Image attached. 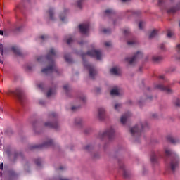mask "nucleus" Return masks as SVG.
<instances>
[{
    "instance_id": "nucleus-1",
    "label": "nucleus",
    "mask_w": 180,
    "mask_h": 180,
    "mask_svg": "<svg viewBox=\"0 0 180 180\" xmlns=\"http://www.w3.org/2000/svg\"><path fill=\"white\" fill-rule=\"evenodd\" d=\"M86 56H89V57H94L95 58H96L97 60H101L102 53L99 50L93 49V50L88 51L86 53H82V58H83L84 67L89 70V77L92 79H94L95 77L97 75V71L92 65L89 64L85 60Z\"/></svg>"
},
{
    "instance_id": "nucleus-2",
    "label": "nucleus",
    "mask_w": 180,
    "mask_h": 180,
    "mask_svg": "<svg viewBox=\"0 0 180 180\" xmlns=\"http://www.w3.org/2000/svg\"><path fill=\"white\" fill-rule=\"evenodd\" d=\"M55 57H56V52L53 48H51L46 56V60L50 62L51 64L46 68L41 70L42 73L46 75H50L54 72L58 73V69L53 62V58H55Z\"/></svg>"
},
{
    "instance_id": "nucleus-3",
    "label": "nucleus",
    "mask_w": 180,
    "mask_h": 180,
    "mask_svg": "<svg viewBox=\"0 0 180 180\" xmlns=\"http://www.w3.org/2000/svg\"><path fill=\"white\" fill-rule=\"evenodd\" d=\"M165 152L167 156L172 157L169 168L172 170V172H174L176 170V169L179 167V157L175 153H172L170 149H165Z\"/></svg>"
},
{
    "instance_id": "nucleus-4",
    "label": "nucleus",
    "mask_w": 180,
    "mask_h": 180,
    "mask_svg": "<svg viewBox=\"0 0 180 180\" xmlns=\"http://www.w3.org/2000/svg\"><path fill=\"white\" fill-rule=\"evenodd\" d=\"M149 129L148 124L146 122L139 123V124L136 125L135 127L131 128L130 133L132 136H140L141 132L143 131L148 130Z\"/></svg>"
},
{
    "instance_id": "nucleus-5",
    "label": "nucleus",
    "mask_w": 180,
    "mask_h": 180,
    "mask_svg": "<svg viewBox=\"0 0 180 180\" xmlns=\"http://www.w3.org/2000/svg\"><path fill=\"white\" fill-rule=\"evenodd\" d=\"M49 119L52 120L53 122H47L44 123V127L50 128V129H53L56 130H58L59 128V125L56 121L57 119V115L55 112H51L49 115Z\"/></svg>"
},
{
    "instance_id": "nucleus-6",
    "label": "nucleus",
    "mask_w": 180,
    "mask_h": 180,
    "mask_svg": "<svg viewBox=\"0 0 180 180\" xmlns=\"http://www.w3.org/2000/svg\"><path fill=\"white\" fill-rule=\"evenodd\" d=\"M53 146V141L51 139H48L46 141H45L42 144H30L28 146V149L30 150H33L34 149H44V148H48L49 147H51Z\"/></svg>"
},
{
    "instance_id": "nucleus-7",
    "label": "nucleus",
    "mask_w": 180,
    "mask_h": 180,
    "mask_svg": "<svg viewBox=\"0 0 180 180\" xmlns=\"http://www.w3.org/2000/svg\"><path fill=\"white\" fill-rule=\"evenodd\" d=\"M98 137L100 139L108 138L109 140H112L115 137V129L111 127L103 132H99Z\"/></svg>"
},
{
    "instance_id": "nucleus-8",
    "label": "nucleus",
    "mask_w": 180,
    "mask_h": 180,
    "mask_svg": "<svg viewBox=\"0 0 180 180\" xmlns=\"http://www.w3.org/2000/svg\"><path fill=\"white\" fill-rule=\"evenodd\" d=\"M8 95H13L15 96L16 98L18 99L21 103H22L25 99L24 94L21 89H15V91H10L8 92Z\"/></svg>"
},
{
    "instance_id": "nucleus-9",
    "label": "nucleus",
    "mask_w": 180,
    "mask_h": 180,
    "mask_svg": "<svg viewBox=\"0 0 180 180\" xmlns=\"http://www.w3.org/2000/svg\"><path fill=\"white\" fill-rule=\"evenodd\" d=\"M143 53L141 51H138L132 58H126L125 60L129 65H133L136 63V62L139 60V58H142Z\"/></svg>"
},
{
    "instance_id": "nucleus-10",
    "label": "nucleus",
    "mask_w": 180,
    "mask_h": 180,
    "mask_svg": "<svg viewBox=\"0 0 180 180\" xmlns=\"http://www.w3.org/2000/svg\"><path fill=\"white\" fill-rule=\"evenodd\" d=\"M155 89H159L161 91H165L167 94H172V90H171L170 87H169V86H165V84H156L155 86Z\"/></svg>"
},
{
    "instance_id": "nucleus-11",
    "label": "nucleus",
    "mask_w": 180,
    "mask_h": 180,
    "mask_svg": "<svg viewBox=\"0 0 180 180\" xmlns=\"http://www.w3.org/2000/svg\"><path fill=\"white\" fill-rule=\"evenodd\" d=\"M79 30H80V32H82V34H86L89 30V22L80 24V25H79Z\"/></svg>"
},
{
    "instance_id": "nucleus-12",
    "label": "nucleus",
    "mask_w": 180,
    "mask_h": 180,
    "mask_svg": "<svg viewBox=\"0 0 180 180\" xmlns=\"http://www.w3.org/2000/svg\"><path fill=\"white\" fill-rule=\"evenodd\" d=\"M120 169L123 172V176L125 179H128L130 177V174L125 169L124 165L123 163H119Z\"/></svg>"
},
{
    "instance_id": "nucleus-13",
    "label": "nucleus",
    "mask_w": 180,
    "mask_h": 180,
    "mask_svg": "<svg viewBox=\"0 0 180 180\" xmlns=\"http://www.w3.org/2000/svg\"><path fill=\"white\" fill-rule=\"evenodd\" d=\"M167 139L169 142L174 145H176L180 143V140L179 139V138H174L171 135L167 136Z\"/></svg>"
},
{
    "instance_id": "nucleus-14",
    "label": "nucleus",
    "mask_w": 180,
    "mask_h": 180,
    "mask_svg": "<svg viewBox=\"0 0 180 180\" xmlns=\"http://www.w3.org/2000/svg\"><path fill=\"white\" fill-rule=\"evenodd\" d=\"M98 116L100 120H103L105 117V110L103 108H100L98 110Z\"/></svg>"
},
{
    "instance_id": "nucleus-15",
    "label": "nucleus",
    "mask_w": 180,
    "mask_h": 180,
    "mask_svg": "<svg viewBox=\"0 0 180 180\" xmlns=\"http://www.w3.org/2000/svg\"><path fill=\"white\" fill-rule=\"evenodd\" d=\"M131 115L130 112H128L124 114L120 119L121 124L124 125L126 124L127 120H128L129 117Z\"/></svg>"
},
{
    "instance_id": "nucleus-16",
    "label": "nucleus",
    "mask_w": 180,
    "mask_h": 180,
    "mask_svg": "<svg viewBox=\"0 0 180 180\" xmlns=\"http://www.w3.org/2000/svg\"><path fill=\"white\" fill-rule=\"evenodd\" d=\"M179 10H180V2L178 3L175 7H172L169 9H168L167 13L169 14L170 13L174 14Z\"/></svg>"
},
{
    "instance_id": "nucleus-17",
    "label": "nucleus",
    "mask_w": 180,
    "mask_h": 180,
    "mask_svg": "<svg viewBox=\"0 0 180 180\" xmlns=\"http://www.w3.org/2000/svg\"><path fill=\"white\" fill-rule=\"evenodd\" d=\"M160 155V153H155V152H153L150 155V162L153 164L158 163V156Z\"/></svg>"
},
{
    "instance_id": "nucleus-18",
    "label": "nucleus",
    "mask_w": 180,
    "mask_h": 180,
    "mask_svg": "<svg viewBox=\"0 0 180 180\" xmlns=\"http://www.w3.org/2000/svg\"><path fill=\"white\" fill-rule=\"evenodd\" d=\"M110 72L114 75H120V69L116 67L112 68L110 70Z\"/></svg>"
},
{
    "instance_id": "nucleus-19",
    "label": "nucleus",
    "mask_w": 180,
    "mask_h": 180,
    "mask_svg": "<svg viewBox=\"0 0 180 180\" xmlns=\"http://www.w3.org/2000/svg\"><path fill=\"white\" fill-rule=\"evenodd\" d=\"M162 60H163L162 56H154L152 57V60H153L154 63H159L161 62Z\"/></svg>"
},
{
    "instance_id": "nucleus-20",
    "label": "nucleus",
    "mask_w": 180,
    "mask_h": 180,
    "mask_svg": "<svg viewBox=\"0 0 180 180\" xmlns=\"http://www.w3.org/2000/svg\"><path fill=\"white\" fill-rule=\"evenodd\" d=\"M158 36V31L154 30L150 32L148 37L149 39H153V38H155Z\"/></svg>"
},
{
    "instance_id": "nucleus-21",
    "label": "nucleus",
    "mask_w": 180,
    "mask_h": 180,
    "mask_svg": "<svg viewBox=\"0 0 180 180\" xmlns=\"http://www.w3.org/2000/svg\"><path fill=\"white\" fill-rule=\"evenodd\" d=\"M12 51L16 54L17 56H22V53L20 50L17 46H13Z\"/></svg>"
},
{
    "instance_id": "nucleus-22",
    "label": "nucleus",
    "mask_w": 180,
    "mask_h": 180,
    "mask_svg": "<svg viewBox=\"0 0 180 180\" xmlns=\"http://www.w3.org/2000/svg\"><path fill=\"white\" fill-rule=\"evenodd\" d=\"M82 118H77V119H75V125H77V126H80V125H82Z\"/></svg>"
},
{
    "instance_id": "nucleus-23",
    "label": "nucleus",
    "mask_w": 180,
    "mask_h": 180,
    "mask_svg": "<svg viewBox=\"0 0 180 180\" xmlns=\"http://www.w3.org/2000/svg\"><path fill=\"white\" fill-rule=\"evenodd\" d=\"M65 61L69 63V64H71L72 63V58H70V55H65Z\"/></svg>"
},
{
    "instance_id": "nucleus-24",
    "label": "nucleus",
    "mask_w": 180,
    "mask_h": 180,
    "mask_svg": "<svg viewBox=\"0 0 180 180\" xmlns=\"http://www.w3.org/2000/svg\"><path fill=\"white\" fill-rule=\"evenodd\" d=\"M105 14L106 15H112L115 14V11L112 9H107L105 11Z\"/></svg>"
},
{
    "instance_id": "nucleus-25",
    "label": "nucleus",
    "mask_w": 180,
    "mask_h": 180,
    "mask_svg": "<svg viewBox=\"0 0 180 180\" xmlns=\"http://www.w3.org/2000/svg\"><path fill=\"white\" fill-rule=\"evenodd\" d=\"M176 50L178 53V56H176L177 60H180V44H177L176 46Z\"/></svg>"
},
{
    "instance_id": "nucleus-26",
    "label": "nucleus",
    "mask_w": 180,
    "mask_h": 180,
    "mask_svg": "<svg viewBox=\"0 0 180 180\" xmlns=\"http://www.w3.org/2000/svg\"><path fill=\"white\" fill-rule=\"evenodd\" d=\"M111 96H118L119 91L117 89H112V90L110 91Z\"/></svg>"
},
{
    "instance_id": "nucleus-27",
    "label": "nucleus",
    "mask_w": 180,
    "mask_h": 180,
    "mask_svg": "<svg viewBox=\"0 0 180 180\" xmlns=\"http://www.w3.org/2000/svg\"><path fill=\"white\" fill-rule=\"evenodd\" d=\"M56 93L55 90H53V89H49V91L46 94V96L49 98L50 97L51 95L54 94Z\"/></svg>"
},
{
    "instance_id": "nucleus-28",
    "label": "nucleus",
    "mask_w": 180,
    "mask_h": 180,
    "mask_svg": "<svg viewBox=\"0 0 180 180\" xmlns=\"http://www.w3.org/2000/svg\"><path fill=\"white\" fill-rule=\"evenodd\" d=\"M49 16H50V19L53 20V8H50L49 11Z\"/></svg>"
},
{
    "instance_id": "nucleus-29",
    "label": "nucleus",
    "mask_w": 180,
    "mask_h": 180,
    "mask_svg": "<svg viewBox=\"0 0 180 180\" xmlns=\"http://www.w3.org/2000/svg\"><path fill=\"white\" fill-rule=\"evenodd\" d=\"M93 146L92 145H86L84 148V150L86 151H90L91 150H93Z\"/></svg>"
},
{
    "instance_id": "nucleus-30",
    "label": "nucleus",
    "mask_w": 180,
    "mask_h": 180,
    "mask_svg": "<svg viewBox=\"0 0 180 180\" xmlns=\"http://www.w3.org/2000/svg\"><path fill=\"white\" fill-rule=\"evenodd\" d=\"M34 162L37 166H41V159H40V158L36 159Z\"/></svg>"
},
{
    "instance_id": "nucleus-31",
    "label": "nucleus",
    "mask_w": 180,
    "mask_h": 180,
    "mask_svg": "<svg viewBox=\"0 0 180 180\" xmlns=\"http://www.w3.org/2000/svg\"><path fill=\"white\" fill-rule=\"evenodd\" d=\"M83 1H84V0L77 1V7H79V8H80V9L82 8V2Z\"/></svg>"
},
{
    "instance_id": "nucleus-32",
    "label": "nucleus",
    "mask_w": 180,
    "mask_h": 180,
    "mask_svg": "<svg viewBox=\"0 0 180 180\" xmlns=\"http://www.w3.org/2000/svg\"><path fill=\"white\" fill-rule=\"evenodd\" d=\"M136 41L132 40V41H127V44L129 46H134L135 44H136Z\"/></svg>"
},
{
    "instance_id": "nucleus-33",
    "label": "nucleus",
    "mask_w": 180,
    "mask_h": 180,
    "mask_svg": "<svg viewBox=\"0 0 180 180\" xmlns=\"http://www.w3.org/2000/svg\"><path fill=\"white\" fill-rule=\"evenodd\" d=\"M121 107H122L121 104L117 103L115 105L114 108L116 110H119L121 108Z\"/></svg>"
},
{
    "instance_id": "nucleus-34",
    "label": "nucleus",
    "mask_w": 180,
    "mask_h": 180,
    "mask_svg": "<svg viewBox=\"0 0 180 180\" xmlns=\"http://www.w3.org/2000/svg\"><path fill=\"white\" fill-rule=\"evenodd\" d=\"M60 20L64 22L65 19L66 18V15L64 13H62L60 15Z\"/></svg>"
},
{
    "instance_id": "nucleus-35",
    "label": "nucleus",
    "mask_w": 180,
    "mask_h": 180,
    "mask_svg": "<svg viewBox=\"0 0 180 180\" xmlns=\"http://www.w3.org/2000/svg\"><path fill=\"white\" fill-rule=\"evenodd\" d=\"M0 54L3 56L4 54V46L2 44H0Z\"/></svg>"
},
{
    "instance_id": "nucleus-36",
    "label": "nucleus",
    "mask_w": 180,
    "mask_h": 180,
    "mask_svg": "<svg viewBox=\"0 0 180 180\" xmlns=\"http://www.w3.org/2000/svg\"><path fill=\"white\" fill-rule=\"evenodd\" d=\"M40 39L43 41H46L47 39H49V36L47 35H42L40 37Z\"/></svg>"
},
{
    "instance_id": "nucleus-37",
    "label": "nucleus",
    "mask_w": 180,
    "mask_h": 180,
    "mask_svg": "<svg viewBox=\"0 0 180 180\" xmlns=\"http://www.w3.org/2000/svg\"><path fill=\"white\" fill-rule=\"evenodd\" d=\"M127 13L132 15H136L137 13L136 11L132 10L128 11Z\"/></svg>"
},
{
    "instance_id": "nucleus-38",
    "label": "nucleus",
    "mask_w": 180,
    "mask_h": 180,
    "mask_svg": "<svg viewBox=\"0 0 180 180\" xmlns=\"http://www.w3.org/2000/svg\"><path fill=\"white\" fill-rule=\"evenodd\" d=\"M103 32L105 33V34H110L111 32V31L109 29H104L103 30Z\"/></svg>"
},
{
    "instance_id": "nucleus-39",
    "label": "nucleus",
    "mask_w": 180,
    "mask_h": 180,
    "mask_svg": "<svg viewBox=\"0 0 180 180\" xmlns=\"http://www.w3.org/2000/svg\"><path fill=\"white\" fill-rule=\"evenodd\" d=\"M175 105L177 107H180V100L176 99V102L174 103Z\"/></svg>"
},
{
    "instance_id": "nucleus-40",
    "label": "nucleus",
    "mask_w": 180,
    "mask_h": 180,
    "mask_svg": "<svg viewBox=\"0 0 180 180\" xmlns=\"http://www.w3.org/2000/svg\"><path fill=\"white\" fill-rule=\"evenodd\" d=\"M129 34H130V31L129 30H124V34L125 36L129 35Z\"/></svg>"
},
{
    "instance_id": "nucleus-41",
    "label": "nucleus",
    "mask_w": 180,
    "mask_h": 180,
    "mask_svg": "<svg viewBox=\"0 0 180 180\" xmlns=\"http://www.w3.org/2000/svg\"><path fill=\"white\" fill-rule=\"evenodd\" d=\"M143 24H144V22H143V21H141V22H139V30H143Z\"/></svg>"
},
{
    "instance_id": "nucleus-42",
    "label": "nucleus",
    "mask_w": 180,
    "mask_h": 180,
    "mask_svg": "<svg viewBox=\"0 0 180 180\" xmlns=\"http://www.w3.org/2000/svg\"><path fill=\"white\" fill-rule=\"evenodd\" d=\"M63 89L66 92H68L69 89V86H68V84H65V86H63Z\"/></svg>"
},
{
    "instance_id": "nucleus-43",
    "label": "nucleus",
    "mask_w": 180,
    "mask_h": 180,
    "mask_svg": "<svg viewBox=\"0 0 180 180\" xmlns=\"http://www.w3.org/2000/svg\"><path fill=\"white\" fill-rule=\"evenodd\" d=\"M44 58L43 56H39V57L37 58V61L38 62H41V61L44 60Z\"/></svg>"
},
{
    "instance_id": "nucleus-44",
    "label": "nucleus",
    "mask_w": 180,
    "mask_h": 180,
    "mask_svg": "<svg viewBox=\"0 0 180 180\" xmlns=\"http://www.w3.org/2000/svg\"><path fill=\"white\" fill-rule=\"evenodd\" d=\"M38 87L41 90H43L44 87V84H43V83H40V84H38Z\"/></svg>"
},
{
    "instance_id": "nucleus-45",
    "label": "nucleus",
    "mask_w": 180,
    "mask_h": 180,
    "mask_svg": "<svg viewBox=\"0 0 180 180\" xmlns=\"http://www.w3.org/2000/svg\"><path fill=\"white\" fill-rule=\"evenodd\" d=\"M172 35H174V33H172L171 31H168L167 37L170 38Z\"/></svg>"
},
{
    "instance_id": "nucleus-46",
    "label": "nucleus",
    "mask_w": 180,
    "mask_h": 180,
    "mask_svg": "<svg viewBox=\"0 0 180 180\" xmlns=\"http://www.w3.org/2000/svg\"><path fill=\"white\" fill-rule=\"evenodd\" d=\"M163 4H164L163 0H158V6H162Z\"/></svg>"
},
{
    "instance_id": "nucleus-47",
    "label": "nucleus",
    "mask_w": 180,
    "mask_h": 180,
    "mask_svg": "<svg viewBox=\"0 0 180 180\" xmlns=\"http://www.w3.org/2000/svg\"><path fill=\"white\" fill-rule=\"evenodd\" d=\"M105 46H107V47H109V46H112V43L110 42V41L105 42Z\"/></svg>"
},
{
    "instance_id": "nucleus-48",
    "label": "nucleus",
    "mask_w": 180,
    "mask_h": 180,
    "mask_svg": "<svg viewBox=\"0 0 180 180\" xmlns=\"http://www.w3.org/2000/svg\"><path fill=\"white\" fill-rule=\"evenodd\" d=\"M72 41H73V39H72V38H70V39H68L67 40V43H68V44H70L71 42H72Z\"/></svg>"
},
{
    "instance_id": "nucleus-49",
    "label": "nucleus",
    "mask_w": 180,
    "mask_h": 180,
    "mask_svg": "<svg viewBox=\"0 0 180 180\" xmlns=\"http://www.w3.org/2000/svg\"><path fill=\"white\" fill-rule=\"evenodd\" d=\"M86 97H84V96H82V97H80V100L82 101H83V102H84V101H86Z\"/></svg>"
},
{
    "instance_id": "nucleus-50",
    "label": "nucleus",
    "mask_w": 180,
    "mask_h": 180,
    "mask_svg": "<svg viewBox=\"0 0 180 180\" xmlns=\"http://www.w3.org/2000/svg\"><path fill=\"white\" fill-rule=\"evenodd\" d=\"M39 103L41 104V105H45V101H43V100H40V101H39Z\"/></svg>"
},
{
    "instance_id": "nucleus-51",
    "label": "nucleus",
    "mask_w": 180,
    "mask_h": 180,
    "mask_svg": "<svg viewBox=\"0 0 180 180\" xmlns=\"http://www.w3.org/2000/svg\"><path fill=\"white\" fill-rule=\"evenodd\" d=\"M159 78L162 80H165V75H160L159 76Z\"/></svg>"
},
{
    "instance_id": "nucleus-52",
    "label": "nucleus",
    "mask_w": 180,
    "mask_h": 180,
    "mask_svg": "<svg viewBox=\"0 0 180 180\" xmlns=\"http://www.w3.org/2000/svg\"><path fill=\"white\" fill-rule=\"evenodd\" d=\"M27 70H32V67L30 66V65H27Z\"/></svg>"
},
{
    "instance_id": "nucleus-53",
    "label": "nucleus",
    "mask_w": 180,
    "mask_h": 180,
    "mask_svg": "<svg viewBox=\"0 0 180 180\" xmlns=\"http://www.w3.org/2000/svg\"><path fill=\"white\" fill-rule=\"evenodd\" d=\"M77 108H79V107L73 106V107H72V110L75 111V110H76Z\"/></svg>"
},
{
    "instance_id": "nucleus-54",
    "label": "nucleus",
    "mask_w": 180,
    "mask_h": 180,
    "mask_svg": "<svg viewBox=\"0 0 180 180\" xmlns=\"http://www.w3.org/2000/svg\"><path fill=\"white\" fill-rule=\"evenodd\" d=\"M3 167H4V164H3V163H1V164H0V169H1V170H3V169H4Z\"/></svg>"
},
{
    "instance_id": "nucleus-55",
    "label": "nucleus",
    "mask_w": 180,
    "mask_h": 180,
    "mask_svg": "<svg viewBox=\"0 0 180 180\" xmlns=\"http://www.w3.org/2000/svg\"><path fill=\"white\" fill-rule=\"evenodd\" d=\"M160 49H161L162 50H165V45H164V44H162V45L160 46Z\"/></svg>"
},
{
    "instance_id": "nucleus-56",
    "label": "nucleus",
    "mask_w": 180,
    "mask_h": 180,
    "mask_svg": "<svg viewBox=\"0 0 180 180\" xmlns=\"http://www.w3.org/2000/svg\"><path fill=\"white\" fill-rule=\"evenodd\" d=\"M0 35H1V36L4 35V32L2 30H0Z\"/></svg>"
},
{
    "instance_id": "nucleus-57",
    "label": "nucleus",
    "mask_w": 180,
    "mask_h": 180,
    "mask_svg": "<svg viewBox=\"0 0 180 180\" xmlns=\"http://www.w3.org/2000/svg\"><path fill=\"white\" fill-rule=\"evenodd\" d=\"M100 91H101V89H99V88L96 89V92L97 93H99Z\"/></svg>"
},
{
    "instance_id": "nucleus-58",
    "label": "nucleus",
    "mask_w": 180,
    "mask_h": 180,
    "mask_svg": "<svg viewBox=\"0 0 180 180\" xmlns=\"http://www.w3.org/2000/svg\"><path fill=\"white\" fill-rule=\"evenodd\" d=\"M128 1H129V0H122V2L123 3L128 2Z\"/></svg>"
},
{
    "instance_id": "nucleus-59",
    "label": "nucleus",
    "mask_w": 180,
    "mask_h": 180,
    "mask_svg": "<svg viewBox=\"0 0 180 180\" xmlns=\"http://www.w3.org/2000/svg\"><path fill=\"white\" fill-rule=\"evenodd\" d=\"M93 158H98V155H94L93 156Z\"/></svg>"
},
{
    "instance_id": "nucleus-60",
    "label": "nucleus",
    "mask_w": 180,
    "mask_h": 180,
    "mask_svg": "<svg viewBox=\"0 0 180 180\" xmlns=\"http://www.w3.org/2000/svg\"><path fill=\"white\" fill-rule=\"evenodd\" d=\"M0 63L3 64V60H1V57H0Z\"/></svg>"
},
{
    "instance_id": "nucleus-61",
    "label": "nucleus",
    "mask_w": 180,
    "mask_h": 180,
    "mask_svg": "<svg viewBox=\"0 0 180 180\" xmlns=\"http://www.w3.org/2000/svg\"><path fill=\"white\" fill-rule=\"evenodd\" d=\"M64 169L63 167H60L59 168V169H60V170H62V169Z\"/></svg>"
},
{
    "instance_id": "nucleus-62",
    "label": "nucleus",
    "mask_w": 180,
    "mask_h": 180,
    "mask_svg": "<svg viewBox=\"0 0 180 180\" xmlns=\"http://www.w3.org/2000/svg\"><path fill=\"white\" fill-rule=\"evenodd\" d=\"M147 91H150V87H148V88H147Z\"/></svg>"
},
{
    "instance_id": "nucleus-63",
    "label": "nucleus",
    "mask_w": 180,
    "mask_h": 180,
    "mask_svg": "<svg viewBox=\"0 0 180 180\" xmlns=\"http://www.w3.org/2000/svg\"><path fill=\"white\" fill-rule=\"evenodd\" d=\"M153 117H157V115H153Z\"/></svg>"
},
{
    "instance_id": "nucleus-64",
    "label": "nucleus",
    "mask_w": 180,
    "mask_h": 180,
    "mask_svg": "<svg viewBox=\"0 0 180 180\" xmlns=\"http://www.w3.org/2000/svg\"><path fill=\"white\" fill-rule=\"evenodd\" d=\"M18 31H20V27L18 29Z\"/></svg>"
}]
</instances>
